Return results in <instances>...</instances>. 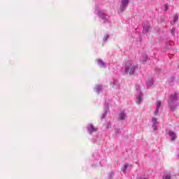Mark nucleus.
<instances>
[{
  "mask_svg": "<svg viewBox=\"0 0 179 179\" xmlns=\"http://www.w3.org/2000/svg\"><path fill=\"white\" fill-rule=\"evenodd\" d=\"M129 2V0H122V3L120 6L121 12H124L125 10V8L128 6Z\"/></svg>",
  "mask_w": 179,
  "mask_h": 179,
  "instance_id": "nucleus-1",
  "label": "nucleus"
},
{
  "mask_svg": "<svg viewBox=\"0 0 179 179\" xmlns=\"http://www.w3.org/2000/svg\"><path fill=\"white\" fill-rule=\"evenodd\" d=\"M126 72H129V75H134L135 73V68L130 65L129 67H127Z\"/></svg>",
  "mask_w": 179,
  "mask_h": 179,
  "instance_id": "nucleus-2",
  "label": "nucleus"
},
{
  "mask_svg": "<svg viewBox=\"0 0 179 179\" xmlns=\"http://www.w3.org/2000/svg\"><path fill=\"white\" fill-rule=\"evenodd\" d=\"M88 132L89 134H92V132H94L96 131H97V129L94 127V126H93L92 124H90L88 127Z\"/></svg>",
  "mask_w": 179,
  "mask_h": 179,
  "instance_id": "nucleus-3",
  "label": "nucleus"
},
{
  "mask_svg": "<svg viewBox=\"0 0 179 179\" xmlns=\"http://www.w3.org/2000/svg\"><path fill=\"white\" fill-rule=\"evenodd\" d=\"M171 101H176V100H178V94H173L170 96Z\"/></svg>",
  "mask_w": 179,
  "mask_h": 179,
  "instance_id": "nucleus-4",
  "label": "nucleus"
},
{
  "mask_svg": "<svg viewBox=\"0 0 179 179\" xmlns=\"http://www.w3.org/2000/svg\"><path fill=\"white\" fill-rule=\"evenodd\" d=\"M125 118H127V116L125 115V113L121 112L119 115L120 121H124Z\"/></svg>",
  "mask_w": 179,
  "mask_h": 179,
  "instance_id": "nucleus-5",
  "label": "nucleus"
},
{
  "mask_svg": "<svg viewBox=\"0 0 179 179\" xmlns=\"http://www.w3.org/2000/svg\"><path fill=\"white\" fill-rule=\"evenodd\" d=\"M169 136H171L172 141L177 138L176 133H174L173 131H169Z\"/></svg>",
  "mask_w": 179,
  "mask_h": 179,
  "instance_id": "nucleus-6",
  "label": "nucleus"
},
{
  "mask_svg": "<svg viewBox=\"0 0 179 179\" xmlns=\"http://www.w3.org/2000/svg\"><path fill=\"white\" fill-rule=\"evenodd\" d=\"M143 31H144L145 33H149V31H150V26H149V25L144 26V27H143Z\"/></svg>",
  "mask_w": 179,
  "mask_h": 179,
  "instance_id": "nucleus-7",
  "label": "nucleus"
},
{
  "mask_svg": "<svg viewBox=\"0 0 179 179\" xmlns=\"http://www.w3.org/2000/svg\"><path fill=\"white\" fill-rule=\"evenodd\" d=\"M128 167H129V165L127 164H125L121 168L122 171H125L126 170H127Z\"/></svg>",
  "mask_w": 179,
  "mask_h": 179,
  "instance_id": "nucleus-8",
  "label": "nucleus"
},
{
  "mask_svg": "<svg viewBox=\"0 0 179 179\" xmlns=\"http://www.w3.org/2000/svg\"><path fill=\"white\" fill-rule=\"evenodd\" d=\"M163 179H171V174H166L163 176Z\"/></svg>",
  "mask_w": 179,
  "mask_h": 179,
  "instance_id": "nucleus-9",
  "label": "nucleus"
},
{
  "mask_svg": "<svg viewBox=\"0 0 179 179\" xmlns=\"http://www.w3.org/2000/svg\"><path fill=\"white\" fill-rule=\"evenodd\" d=\"M177 20H178V15H175L173 16V23H177Z\"/></svg>",
  "mask_w": 179,
  "mask_h": 179,
  "instance_id": "nucleus-10",
  "label": "nucleus"
},
{
  "mask_svg": "<svg viewBox=\"0 0 179 179\" xmlns=\"http://www.w3.org/2000/svg\"><path fill=\"white\" fill-rule=\"evenodd\" d=\"M162 107V102L159 101H157V108H160Z\"/></svg>",
  "mask_w": 179,
  "mask_h": 179,
  "instance_id": "nucleus-11",
  "label": "nucleus"
},
{
  "mask_svg": "<svg viewBox=\"0 0 179 179\" xmlns=\"http://www.w3.org/2000/svg\"><path fill=\"white\" fill-rule=\"evenodd\" d=\"M141 101H142V97L138 96V101L136 102L137 104H141Z\"/></svg>",
  "mask_w": 179,
  "mask_h": 179,
  "instance_id": "nucleus-12",
  "label": "nucleus"
},
{
  "mask_svg": "<svg viewBox=\"0 0 179 179\" xmlns=\"http://www.w3.org/2000/svg\"><path fill=\"white\" fill-rule=\"evenodd\" d=\"M154 113H155V115H157V113H159V108H156Z\"/></svg>",
  "mask_w": 179,
  "mask_h": 179,
  "instance_id": "nucleus-13",
  "label": "nucleus"
},
{
  "mask_svg": "<svg viewBox=\"0 0 179 179\" xmlns=\"http://www.w3.org/2000/svg\"><path fill=\"white\" fill-rule=\"evenodd\" d=\"M164 8L166 11L169 10V6L167 4L164 6Z\"/></svg>",
  "mask_w": 179,
  "mask_h": 179,
  "instance_id": "nucleus-14",
  "label": "nucleus"
},
{
  "mask_svg": "<svg viewBox=\"0 0 179 179\" xmlns=\"http://www.w3.org/2000/svg\"><path fill=\"white\" fill-rule=\"evenodd\" d=\"M98 64H102L103 66H104V63H103V62H101V61H99V62H98Z\"/></svg>",
  "mask_w": 179,
  "mask_h": 179,
  "instance_id": "nucleus-15",
  "label": "nucleus"
},
{
  "mask_svg": "<svg viewBox=\"0 0 179 179\" xmlns=\"http://www.w3.org/2000/svg\"><path fill=\"white\" fill-rule=\"evenodd\" d=\"M152 122H157V120H156V118L153 117V118L152 119Z\"/></svg>",
  "mask_w": 179,
  "mask_h": 179,
  "instance_id": "nucleus-16",
  "label": "nucleus"
},
{
  "mask_svg": "<svg viewBox=\"0 0 179 179\" xmlns=\"http://www.w3.org/2000/svg\"><path fill=\"white\" fill-rule=\"evenodd\" d=\"M145 59H148V57H145Z\"/></svg>",
  "mask_w": 179,
  "mask_h": 179,
  "instance_id": "nucleus-17",
  "label": "nucleus"
},
{
  "mask_svg": "<svg viewBox=\"0 0 179 179\" xmlns=\"http://www.w3.org/2000/svg\"><path fill=\"white\" fill-rule=\"evenodd\" d=\"M178 69H179V64H178Z\"/></svg>",
  "mask_w": 179,
  "mask_h": 179,
  "instance_id": "nucleus-18",
  "label": "nucleus"
},
{
  "mask_svg": "<svg viewBox=\"0 0 179 179\" xmlns=\"http://www.w3.org/2000/svg\"><path fill=\"white\" fill-rule=\"evenodd\" d=\"M141 179H146V178H141Z\"/></svg>",
  "mask_w": 179,
  "mask_h": 179,
  "instance_id": "nucleus-19",
  "label": "nucleus"
}]
</instances>
